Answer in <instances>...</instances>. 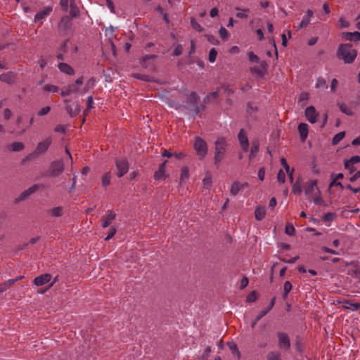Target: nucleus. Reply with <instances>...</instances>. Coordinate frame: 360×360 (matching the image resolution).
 I'll return each mask as SVG.
<instances>
[{"label": "nucleus", "mask_w": 360, "mask_h": 360, "mask_svg": "<svg viewBox=\"0 0 360 360\" xmlns=\"http://www.w3.org/2000/svg\"><path fill=\"white\" fill-rule=\"evenodd\" d=\"M304 114H305L306 119L310 123L314 124L317 122L318 117H319V114L313 105L307 107L305 109Z\"/></svg>", "instance_id": "nucleus-8"}, {"label": "nucleus", "mask_w": 360, "mask_h": 360, "mask_svg": "<svg viewBox=\"0 0 360 360\" xmlns=\"http://www.w3.org/2000/svg\"><path fill=\"white\" fill-rule=\"evenodd\" d=\"M66 110L70 115H75L79 112V108L77 104H74L72 105H68L66 106Z\"/></svg>", "instance_id": "nucleus-28"}, {"label": "nucleus", "mask_w": 360, "mask_h": 360, "mask_svg": "<svg viewBox=\"0 0 360 360\" xmlns=\"http://www.w3.org/2000/svg\"><path fill=\"white\" fill-rule=\"evenodd\" d=\"M337 56L344 60L345 63H352L357 56L356 51L350 44H344L339 46Z\"/></svg>", "instance_id": "nucleus-2"}, {"label": "nucleus", "mask_w": 360, "mask_h": 360, "mask_svg": "<svg viewBox=\"0 0 360 360\" xmlns=\"http://www.w3.org/2000/svg\"><path fill=\"white\" fill-rule=\"evenodd\" d=\"M267 359L268 360H281L279 354H278L275 352H269L267 355Z\"/></svg>", "instance_id": "nucleus-46"}, {"label": "nucleus", "mask_w": 360, "mask_h": 360, "mask_svg": "<svg viewBox=\"0 0 360 360\" xmlns=\"http://www.w3.org/2000/svg\"><path fill=\"white\" fill-rule=\"evenodd\" d=\"M93 104H94L93 97L91 96H89L88 100H87V108H86V111H89L91 109H92L94 107Z\"/></svg>", "instance_id": "nucleus-60"}, {"label": "nucleus", "mask_w": 360, "mask_h": 360, "mask_svg": "<svg viewBox=\"0 0 360 360\" xmlns=\"http://www.w3.org/2000/svg\"><path fill=\"white\" fill-rule=\"evenodd\" d=\"M165 165H166V161L163 163H162L159 169L155 172L154 174V178L155 180H160L161 179L166 177V169H165Z\"/></svg>", "instance_id": "nucleus-19"}, {"label": "nucleus", "mask_w": 360, "mask_h": 360, "mask_svg": "<svg viewBox=\"0 0 360 360\" xmlns=\"http://www.w3.org/2000/svg\"><path fill=\"white\" fill-rule=\"evenodd\" d=\"M219 34L224 40H226L229 35L228 31L224 27L219 29Z\"/></svg>", "instance_id": "nucleus-45"}, {"label": "nucleus", "mask_w": 360, "mask_h": 360, "mask_svg": "<svg viewBox=\"0 0 360 360\" xmlns=\"http://www.w3.org/2000/svg\"><path fill=\"white\" fill-rule=\"evenodd\" d=\"M337 217V214L335 212H328L326 213L322 219L325 222H331L334 221Z\"/></svg>", "instance_id": "nucleus-31"}, {"label": "nucleus", "mask_w": 360, "mask_h": 360, "mask_svg": "<svg viewBox=\"0 0 360 360\" xmlns=\"http://www.w3.org/2000/svg\"><path fill=\"white\" fill-rule=\"evenodd\" d=\"M230 350L231 351L233 355H236L238 359L240 358V352L238 349L236 344L234 342H229L228 343Z\"/></svg>", "instance_id": "nucleus-36"}, {"label": "nucleus", "mask_w": 360, "mask_h": 360, "mask_svg": "<svg viewBox=\"0 0 360 360\" xmlns=\"http://www.w3.org/2000/svg\"><path fill=\"white\" fill-rule=\"evenodd\" d=\"M197 155L200 160L205 158L207 154L208 148L207 143L200 137L195 136L193 145Z\"/></svg>", "instance_id": "nucleus-5"}, {"label": "nucleus", "mask_w": 360, "mask_h": 360, "mask_svg": "<svg viewBox=\"0 0 360 360\" xmlns=\"http://www.w3.org/2000/svg\"><path fill=\"white\" fill-rule=\"evenodd\" d=\"M77 51V47L71 42L64 41L58 49L56 57L58 60H65L68 56H72Z\"/></svg>", "instance_id": "nucleus-4"}, {"label": "nucleus", "mask_w": 360, "mask_h": 360, "mask_svg": "<svg viewBox=\"0 0 360 360\" xmlns=\"http://www.w3.org/2000/svg\"><path fill=\"white\" fill-rule=\"evenodd\" d=\"M266 215V209L264 207H257L255 211V217L257 221L262 220Z\"/></svg>", "instance_id": "nucleus-22"}, {"label": "nucleus", "mask_w": 360, "mask_h": 360, "mask_svg": "<svg viewBox=\"0 0 360 360\" xmlns=\"http://www.w3.org/2000/svg\"><path fill=\"white\" fill-rule=\"evenodd\" d=\"M51 143H52V139L51 137L46 138L44 140H43L42 141H40L37 144V146L35 148V150H34V153L37 155H39L44 153L48 150V148L50 146V145L51 144Z\"/></svg>", "instance_id": "nucleus-7"}, {"label": "nucleus", "mask_w": 360, "mask_h": 360, "mask_svg": "<svg viewBox=\"0 0 360 360\" xmlns=\"http://www.w3.org/2000/svg\"><path fill=\"white\" fill-rule=\"evenodd\" d=\"M298 131L302 141H304L308 136V125L306 123H300L298 125Z\"/></svg>", "instance_id": "nucleus-18"}, {"label": "nucleus", "mask_w": 360, "mask_h": 360, "mask_svg": "<svg viewBox=\"0 0 360 360\" xmlns=\"http://www.w3.org/2000/svg\"><path fill=\"white\" fill-rule=\"evenodd\" d=\"M51 110V108L49 106H46L41 109V110L39 111L38 115L40 116H44L49 112Z\"/></svg>", "instance_id": "nucleus-57"}, {"label": "nucleus", "mask_w": 360, "mask_h": 360, "mask_svg": "<svg viewBox=\"0 0 360 360\" xmlns=\"http://www.w3.org/2000/svg\"><path fill=\"white\" fill-rule=\"evenodd\" d=\"M12 115V112L11 111L8 109V108H6L4 110V117L5 120H8Z\"/></svg>", "instance_id": "nucleus-64"}, {"label": "nucleus", "mask_w": 360, "mask_h": 360, "mask_svg": "<svg viewBox=\"0 0 360 360\" xmlns=\"http://www.w3.org/2000/svg\"><path fill=\"white\" fill-rule=\"evenodd\" d=\"M40 188V186L38 184H34L32 186H30L27 190L24 191L20 195V200H25L27 198H28L30 195L34 193L37 192L39 188Z\"/></svg>", "instance_id": "nucleus-17"}, {"label": "nucleus", "mask_w": 360, "mask_h": 360, "mask_svg": "<svg viewBox=\"0 0 360 360\" xmlns=\"http://www.w3.org/2000/svg\"><path fill=\"white\" fill-rule=\"evenodd\" d=\"M83 83V77L77 79L75 84H70L68 87L71 94H76L79 92V86Z\"/></svg>", "instance_id": "nucleus-21"}, {"label": "nucleus", "mask_w": 360, "mask_h": 360, "mask_svg": "<svg viewBox=\"0 0 360 360\" xmlns=\"http://www.w3.org/2000/svg\"><path fill=\"white\" fill-rule=\"evenodd\" d=\"M51 214L53 217H60L63 214V208L62 207H53L51 210Z\"/></svg>", "instance_id": "nucleus-40"}, {"label": "nucleus", "mask_w": 360, "mask_h": 360, "mask_svg": "<svg viewBox=\"0 0 360 360\" xmlns=\"http://www.w3.org/2000/svg\"><path fill=\"white\" fill-rule=\"evenodd\" d=\"M347 162L354 165L355 164L360 162V157L358 155L352 156L349 160H347Z\"/></svg>", "instance_id": "nucleus-52"}, {"label": "nucleus", "mask_w": 360, "mask_h": 360, "mask_svg": "<svg viewBox=\"0 0 360 360\" xmlns=\"http://www.w3.org/2000/svg\"><path fill=\"white\" fill-rule=\"evenodd\" d=\"M339 108H340V110H341V112H342L343 113L347 115H353V111L352 110L348 107L346 104L345 103H340L339 104Z\"/></svg>", "instance_id": "nucleus-35"}, {"label": "nucleus", "mask_w": 360, "mask_h": 360, "mask_svg": "<svg viewBox=\"0 0 360 360\" xmlns=\"http://www.w3.org/2000/svg\"><path fill=\"white\" fill-rule=\"evenodd\" d=\"M341 37L343 39L347 41H360V32L357 31L354 32H342Z\"/></svg>", "instance_id": "nucleus-15"}, {"label": "nucleus", "mask_w": 360, "mask_h": 360, "mask_svg": "<svg viewBox=\"0 0 360 360\" xmlns=\"http://www.w3.org/2000/svg\"><path fill=\"white\" fill-rule=\"evenodd\" d=\"M278 347L281 349L288 350L290 347V341L288 335L284 333H278Z\"/></svg>", "instance_id": "nucleus-9"}, {"label": "nucleus", "mask_w": 360, "mask_h": 360, "mask_svg": "<svg viewBox=\"0 0 360 360\" xmlns=\"http://www.w3.org/2000/svg\"><path fill=\"white\" fill-rule=\"evenodd\" d=\"M343 174L342 173H339L338 174H336L335 176V177L333 178V181L330 184V187H332L333 186H340V187H343L342 184L340 182H338V180L339 179H342L343 178Z\"/></svg>", "instance_id": "nucleus-30"}, {"label": "nucleus", "mask_w": 360, "mask_h": 360, "mask_svg": "<svg viewBox=\"0 0 360 360\" xmlns=\"http://www.w3.org/2000/svg\"><path fill=\"white\" fill-rule=\"evenodd\" d=\"M205 37L207 38V41L212 44L216 45L219 44V40L216 39V37H214L213 35L207 34L205 35Z\"/></svg>", "instance_id": "nucleus-48"}, {"label": "nucleus", "mask_w": 360, "mask_h": 360, "mask_svg": "<svg viewBox=\"0 0 360 360\" xmlns=\"http://www.w3.org/2000/svg\"><path fill=\"white\" fill-rule=\"evenodd\" d=\"M338 85V81L336 79H333L330 84V91L335 92Z\"/></svg>", "instance_id": "nucleus-59"}, {"label": "nucleus", "mask_w": 360, "mask_h": 360, "mask_svg": "<svg viewBox=\"0 0 360 360\" xmlns=\"http://www.w3.org/2000/svg\"><path fill=\"white\" fill-rule=\"evenodd\" d=\"M292 191L296 195H299L302 193L300 184L298 182L292 184Z\"/></svg>", "instance_id": "nucleus-41"}, {"label": "nucleus", "mask_w": 360, "mask_h": 360, "mask_svg": "<svg viewBox=\"0 0 360 360\" xmlns=\"http://www.w3.org/2000/svg\"><path fill=\"white\" fill-rule=\"evenodd\" d=\"M117 230L115 228H111L108 232V236L105 237V240H108L111 239L116 233Z\"/></svg>", "instance_id": "nucleus-54"}, {"label": "nucleus", "mask_w": 360, "mask_h": 360, "mask_svg": "<svg viewBox=\"0 0 360 360\" xmlns=\"http://www.w3.org/2000/svg\"><path fill=\"white\" fill-rule=\"evenodd\" d=\"M111 175L110 172H106L102 177L103 186H107L110 184Z\"/></svg>", "instance_id": "nucleus-39"}, {"label": "nucleus", "mask_w": 360, "mask_h": 360, "mask_svg": "<svg viewBox=\"0 0 360 360\" xmlns=\"http://www.w3.org/2000/svg\"><path fill=\"white\" fill-rule=\"evenodd\" d=\"M265 176V169L264 167H262L258 171V177L261 181L264 179Z\"/></svg>", "instance_id": "nucleus-62"}, {"label": "nucleus", "mask_w": 360, "mask_h": 360, "mask_svg": "<svg viewBox=\"0 0 360 360\" xmlns=\"http://www.w3.org/2000/svg\"><path fill=\"white\" fill-rule=\"evenodd\" d=\"M304 191L309 200L314 204L321 205L323 203L321 191L316 179H309L304 185Z\"/></svg>", "instance_id": "nucleus-1"}, {"label": "nucleus", "mask_w": 360, "mask_h": 360, "mask_svg": "<svg viewBox=\"0 0 360 360\" xmlns=\"http://www.w3.org/2000/svg\"><path fill=\"white\" fill-rule=\"evenodd\" d=\"M292 288V285L290 281H285L283 285V297L284 299L287 298L288 293Z\"/></svg>", "instance_id": "nucleus-32"}, {"label": "nucleus", "mask_w": 360, "mask_h": 360, "mask_svg": "<svg viewBox=\"0 0 360 360\" xmlns=\"http://www.w3.org/2000/svg\"><path fill=\"white\" fill-rule=\"evenodd\" d=\"M183 48L181 45H177L174 50V55L179 56L182 53Z\"/></svg>", "instance_id": "nucleus-61"}, {"label": "nucleus", "mask_w": 360, "mask_h": 360, "mask_svg": "<svg viewBox=\"0 0 360 360\" xmlns=\"http://www.w3.org/2000/svg\"><path fill=\"white\" fill-rule=\"evenodd\" d=\"M277 179L278 182L283 184L285 181V172L281 169L278 171V175H277Z\"/></svg>", "instance_id": "nucleus-47"}, {"label": "nucleus", "mask_w": 360, "mask_h": 360, "mask_svg": "<svg viewBox=\"0 0 360 360\" xmlns=\"http://www.w3.org/2000/svg\"><path fill=\"white\" fill-rule=\"evenodd\" d=\"M281 165L283 166L286 172H289V169H290V167L289 165H288L287 163V161L284 158H282L281 159Z\"/></svg>", "instance_id": "nucleus-63"}, {"label": "nucleus", "mask_w": 360, "mask_h": 360, "mask_svg": "<svg viewBox=\"0 0 360 360\" xmlns=\"http://www.w3.org/2000/svg\"><path fill=\"white\" fill-rule=\"evenodd\" d=\"M226 151V141L224 138H218L214 143V165H219L224 160Z\"/></svg>", "instance_id": "nucleus-3"}, {"label": "nucleus", "mask_w": 360, "mask_h": 360, "mask_svg": "<svg viewBox=\"0 0 360 360\" xmlns=\"http://www.w3.org/2000/svg\"><path fill=\"white\" fill-rule=\"evenodd\" d=\"M191 23L193 28L194 30H195L196 31H198L199 32L202 31V28L201 25L198 22H197L194 18H191Z\"/></svg>", "instance_id": "nucleus-44"}, {"label": "nucleus", "mask_w": 360, "mask_h": 360, "mask_svg": "<svg viewBox=\"0 0 360 360\" xmlns=\"http://www.w3.org/2000/svg\"><path fill=\"white\" fill-rule=\"evenodd\" d=\"M16 76L13 72H8L0 75V81L8 84H13L15 82Z\"/></svg>", "instance_id": "nucleus-13"}, {"label": "nucleus", "mask_w": 360, "mask_h": 360, "mask_svg": "<svg viewBox=\"0 0 360 360\" xmlns=\"http://www.w3.org/2000/svg\"><path fill=\"white\" fill-rule=\"evenodd\" d=\"M238 140L241 148L247 151L249 146V141L246 133L243 129H241L238 134Z\"/></svg>", "instance_id": "nucleus-14"}, {"label": "nucleus", "mask_w": 360, "mask_h": 360, "mask_svg": "<svg viewBox=\"0 0 360 360\" xmlns=\"http://www.w3.org/2000/svg\"><path fill=\"white\" fill-rule=\"evenodd\" d=\"M259 143L257 140H255L252 142V147L250 149V154L249 158L251 160L255 158L256 153L259 151Z\"/></svg>", "instance_id": "nucleus-25"}, {"label": "nucleus", "mask_w": 360, "mask_h": 360, "mask_svg": "<svg viewBox=\"0 0 360 360\" xmlns=\"http://www.w3.org/2000/svg\"><path fill=\"white\" fill-rule=\"evenodd\" d=\"M217 56V50L214 48H212L209 53V61L210 63H214L216 60Z\"/></svg>", "instance_id": "nucleus-42"}, {"label": "nucleus", "mask_w": 360, "mask_h": 360, "mask_svg": "<svg viewBox=\"0 0 360 360\" xmlns=\"http://www.w3.org/2000/svg\"><path fill=\"white\" fill-rule=\"evenodd\" d=\"M315 87L316 89H326L328 88V85L326 79L321 77H319L316 79Z\"/></svg>", "instance_id": "nucleus-26"}, {"label": "nucleus", "mask_w": 360, "mask_h": 360, "mask_svg": "<svg viewBox=\"0 0 360 360\" xmlns=\"http://www.w3.org/2000/svg\"><path fill=\"white\" fill-rule=\"evenodd\" d=\"M339 23L341 27H348L349 26V22L348 20H347L345 18L341 17L339 19Z\"/></svg>", "instance_id": "nucleus-51"}, {"label": "nucleus", "mask_w": 360, "mask_h": 360, "mask_svg": "<svg viewBox=\"0 0 360 360\" xmlns=\"http://www.w3.org/2000/svg\"><path fill=\"white\" fill-rule=\"evenodd\" d=\"M58 69L63 73L72 75L74 74V70L72 68L65 63H60L58 64Z\"/></svg>", "instance_id": "nucleus-20"}, {"label": "nucleus", "mask_w": 360, "mask_h": 360, "mask_svg": "<svg viewBox=\"0 0 360 360\" xmlns=\"http://www.w3.org/2000/svg\"><path fill=\"white\" fill-rule=\"evenodd\" d=\"M189 177V170L187 167H183L181 170L180 183L182 184Z\"/></svg>", "instance_id": "nucleus-27"}, {"label": "nucleus", "mask_w": 360, "mask_h": 360, "mask_svg": "<svg viewBox=\"0 0 360 360\" xmlns=\"http://www.w3.org/2000/svg\"><path fill=\"white\" fill-rule=\"evenodd\" d=\"M116 167L117 169V176L122 177L128 172L129 165L127 160L121 159L116 161Z\"/></svg>", "instance_id": "nucleus-6"}, {"label": "nucleus", "mask_w": 360, "mask_h": 360, "mask_svg": "<svg viewBox=\"0 0 360 360\" xmlns=\"http://www.w3.org/2000/svg\"><path fill=\"white\" fill-rule=\"evenodd\" d=\"M345 136V131H340V132L338 133L333 138L332 143L333 145L338 144L341 140H342L344 139Z\"/></svg>", "instance_id": "nucleus-37"}, {"label": "nucleus", "mask_w": 360, "mask_h": 360, "mask_svg": "<svg viewBox=\"0 0 360 360\" xmlns=\"http://www.w3.org/2000/svg\"><path fill=\"white\" fill-rule=\"evenodd\" d=\"M43 89L45 91L56 92L58 91V87L55 85L47 84L43 86Z\"/></svg>", "instance_id": "nucleus-43"}, {"label": "nucleus", "mask_w": 360, "mask_h": 360, "mask_svg": "<svg viewBox=\"0 0 360 360\" xmlns=\"http://www.w3.org/2000/svg\"><path fill=\"white\" fill-rule=\"evenodd\" d=\"M38 64H39V67L41 69H43V68H44L47 65L48 60L46 58H41L38 60Z\"/></svg>", "instance_id": "nucleus-53"}, {"label": "nucleus", "mask_w": 360, "mask_h": 360, "mask_svg": "<svg viewBox=\"0 0 360 360\" xmlns=\"http://www.w3.org/2000/svg\"><path fill=\"white\" fill-rule=\"evenodd\" d=\"M342 304L343 307L346 309L352 311L360 310V304L359 303H352L349 301H345L342 302Z\"/></svg>", "instance_id": "nucleus-23"}, {"label": "nucleus", "mask_w": 360, "mask_h": 360, "mask_svg": "<svg viewBox=\"0 0 360 360\" xmlns=\"http://www.w3.org/2000/svg\"><path fill=\"white\" fill-rule=\"evenodd\" d=\"M257 298V296L256 292L252 291L247 296V301L248 302H254L256 301Z\"/></svg>", "instance_id": "nucleus-49"}, {"label": "nucleus", "mask_w": 360, "mask_h": 360, "mask_svg": "<svg viewBox=\"0 0 360 360\" xmlns=\"http://www.w3.org/2000/svg\"><path fill=\"white\" fill-rule=\"evenodd\" d=\"M64 165L62 161H54L50 167V175L51 176H57L63 172Z\"/></svg>", "instance_id": "nucleus-10"}, {"label": "nucleus", "mask_w": 360, "mask_h": 360, "mask_svg": "<svg viewBox=\"0 0 360 360\" xmlns=\"http://www.w3.org/2000/svg\"><path fill=\"white\" fill-rule=\"evenodd\" d=\"M116 214L111 210L108 211L106 215L102 219V227L107 228L115 219Z\"/></svg>", "instance_id": "nucleus-16"}, {"label": "nucleus", "mask_w": 360, "mask_h": 360, "mask_svg": "<svg viewBox=\"0 0 360 360\" xmlns=\"http://www.w3.org/2000/svg\"><path fill=\"white\" fill-rule=\"evenodd\" d=\"M51 9L49 8H45L44 11L37 13L34 16L35 21H39L44 19L47 15H49Z\"/></svg>", "instance_id": "nucleus-24"}, {"label": "nucleus", "mask_w": 360, "mask_h": 360, "mask_svg": "<svg viewBox=\"0 0 360 360\" xmlns=\"http://www.w3.org/2000/svg\"><path fill=\"white\" fill-rule=\"evenodd\" d=\"M236 10L238 11V13H236V16L239 18H246L248 16V13L250 12V10L248 8H244L241 9L238 7L236 8Z\"/></svg>", "instance_id": "nucleus-29"}, {"label": "nucleus", "mask_w": 360, "mask_h": 360, "mask_svg": "<svg viewBox=\"0 0 360 360\" xmlns=\"http://www.w3.org/2000/svg\"><path fill=\"white\" fill-rule=\"evenodd\" d=\"M345 169H348L350 173L354 172L356 169L354 165H352L351 163L347 161L345 162Z\"/></svg>", "instance_id": "nucleus-58"}, {"label": "nucleus", "mask_w": 360, "mask_h": 360, "mask_svg": "<svg viewBox=\"0 0 360 360\" xmlns=\"http://www.w3.org/2000/svg\"><path fill=\"white\" fill-rule=\"evenodd\" d=\"M51 279V275L49 274H41L39 276H37L34 281L33 283L37 286H41L46 283H48Z\"/></svg>", "instance_id": "nucleus-12"}, {"label": "nucleus", "mask_w": 360, "mask_h": 360, "mask_svg": "<svg viewBox=\"0 0 360 360\" xmlns=\"http://www.w3.org/2000/svg\"><path fill=\"white\" fill-rule=\"evenodd\" d=\"M249 186L248 182L240 183L234 181L231 186L230 193L232 195H236L240 191Z\"/></svg>", "instance_id": "nucleus-11"}, {"label": "nucleus", "mask_w": 360, "mask_h": 360, "mask_svg": "<svg viewBox=\"0 0 360 360\" xmlns=\"http://www.w3.org/2000/svg\"><path fill=\"white\" fill-rule=\"evenodd\" d=\"M309 18L304 17L300 23L299 26L297 27V30L307 27L309 24Z\"/></svg>", "instance_id": "nucleus-50"}, {"label": "nucleus", "mask_w": 360, "mask_h": 360, "mask_svg": "<svg viewBox=\"0 0 360 360\" xmlns=\"http://www.w3.org/2000/svg\"><path fill=\"white\" fill-rule=\"evenodd\" d=\"M248 58L251 62L258 63L259 58L253 52L248 53Z\"/></svg>", "instance_id": "nucleus-56"}, {"label": "nucleus", "mask_w": 360, "mask_h": 360, "mask_svg": "<svg viewBox=\"0 0 360 360\" xmlns=\"http://www.w3.org/2000/svg\"><path fill=\"white\" fill-rule=\"evenodd\" d=\"M203 186L206 189H209L212 184V176L210 174L205 175L202 180Z\"/></svg>", "instance_id": "nucleus-34"}, {"label": "nucleus", "mask_w": 360, "mask_h": 360, "mask_svg": "<svg viewBox=\"0 0 360 360\" xmlns=\"http://www.w3.org/2000/svg\"><path fill=\"white\" fill-rule=\"evenodd\" d=\"M285 233L289 236H294L295 229L292 224H287L285 228Z\"/></svg>", "instance_id": "nucleus-38"}, {"label": "nucleus", "mask_w": 360, "mask_h": 360, "mask_svg": "<svg viewBox=\"0 0 360 360\" xmlns=\"http://www.w3.org/2000/svg\"><path fill=\"white\" fill-rule=\"evenodd\" d=\"M269 311V310L266 308L263 310H262L259 314L256 317V321H259L263 316H264Z\"/></svg>", "instance_id": "nucleus-55"}, {"label": "nucleus", "mask_w": 360, "mask_h": 360, "mask_svg": "<svg viewBox=\"0 0 360 360\" xmlns=\"http://www.w3.org/2000/svg\"><path fill=\"white\" fill-rule=\"evenodd\" d=\"M24 144L22 142H13L10 145V148L13 151H20L24 149Z\"/></svg>", "instance_id": "nucleus-33"}]
</instances>
